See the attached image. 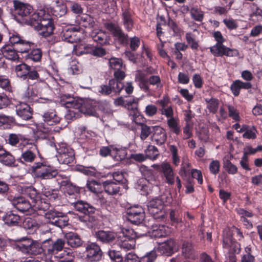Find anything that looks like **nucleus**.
Instances as JSON below:
<instances>
[{"instance_id": "1", "label": "nucleus", "mask_w": 262, "mask_h": 262, "mask_svg": "<svg viewBox=\"0 0 262 262\" xmlns=\"http://www.w3.org/2000/svg\"><path fill=\"white\" fill-rule=\"evenodd\" d=\"M63 242L60 239L53 241L51 238L45 240L42 246L31 238H21L17 244L18 249L24 253L36 255L42 252L46 256V262H53V254L56 253L62 247Z\"/></svg>"}, {"instance_id": "2", "label": "nucleus", "mask_w": 262, "mask_h": 262, "mask_svg": "<svg viewBox=\"0 0 262 262\" xmlns=\"http://www.w3.org/2000/svg\"><path fill=\"white\" fill-rule=\"evenodd\" d=\"M10 44L4 45L1 49L3 56L6 58L15 61L19 59L17 53L28 52L31 49L32 42L24 39L18 33L14 32L9 34Z\"/></svg>"}, {"instance_id": "3", "label": "nucleus", "mask_w": 262, "mask_h": 262, "mask_svg": "<svg viewBox=\"0 0 262 262\" xmlns=\"http://www.w3.org/2000/svg\"><path fill=\"white\" fill-rule=\"evenodd\" d=\"M43 12H34L25 20V23L32 26L39 34L44 37H48L53 32L54 26L51 18L42 16Z\"/></svg>"}, {"instance_id": "4", "label": "nucleus", "mask_w": 262, "mask_h": 262, "mask_svg": "<svg viewBox=\"0 0 262 262\" xmlns=\"http://www.w3.org/2000/svg\"><path fill=\"white\" fill-rule=\"evenodd\" d=\"M31 171L36 178L40 180H50L57 177H61L62 179H65L58 183L60 186H66L67 189L71 183L64 175L58 174L56 168L41 162L35 163L31 167Z\"/></svg>"}, {"instance_id": "5", "label": "nucleus", "mask_w": 262, "mask_h": 262, "mask_svg": "<svg viewBox=\"0 0 262 262\" xmlns=\"http://www.w3.org/2000/svg\"><path fill=\"white\" fill-rule=\"evenodd\" d=\"M135 80L138 83L140 89L149 95L152 94V91L149 88V84L156 85L157 89H160L163 87L160 77L157 75L151 76L148 79H146L144 73L138 72L135 75Z\"/></svg>"}, {"instance_id": "6", "label": "nucleus", "mask_w": 262, "mask_h": 262, "mask_svg": "<svg viewBox=\"0 0 262 262\" xmlns=\"http://www.w3.org/2000/svg\"><path fill=\"white\" fill-rule=\"evenodd\" d=\"M163 196L156 198L148 203L147 208L149 213L152 216L150 222L155 220L161 221L165 218V213L163 210L164 203Z\"/></svg>"}, {"instance_id": "7", "label": "nucleus", "mask_w": 262, "mask_h": 262, "mask_svg": "<svg viewBox=\"0 0 262 262\" xmlns=\"http://www.w3.org/2000/svg\"><path fill=\"white\" fill-rule=\"evenodd\" d=\"M72 205L76 210L84 214V216H79L80 221L86 224L94 221V217L91 215L95 212L96 209L94 207L83 201H76L72 203Z\"/></svg>"}, {"instance_id": "8", "label": "nucleus", "mask_w": 262, "mask_h": 262, "mask_svg": "<svg viewBox=\"0 0 262 262\" xmlns=\"http://www.w3.org/2000/svg\"><path fill=\"white\" fill-rule=\"evenodd\" d=\"M136 236V233L132 229L122 231L117 235V245L124 250L133 249L135 246V238Z\"/></svg>"}, {"instance_id": "9", "label": "nucleus", "mask_w": 262, "mask_h": 262, "mask_svg": "<svg viewBox=\"0 0 262 262\" xmlns=\"http://www.w3.org/2000/svg\"><path fill=\"white\" fill-rule=\"evenodd\" d=\"M104 26L112 33L114 41L116 43L123 46L128 45L129 42L128 35L125 33L117 24L113 23H107L104 24Z\"/></svg>"}, {"instance_id": "10", "label": "nucleus", "mask_w": 262, "mask_h": 262, "mask_svg": "<svg viewBox=\"0 0 262 262\" xmlns=\"http://www.w3.org/2000/svg\"><path fill=\"white\" fill-rule=\"evenodd\" d=\"M56 150L58 154L57 159L59 163L67 165L74 164L75 154L72 148L64 143H61L56 147Z\"/></svg>"}, {"instance_id": "11", "label": "nucleus", "mask_w": 262, "mask_h": 262, "mask_svg": "<svg viewBox=\"0 0 262 262\" xmlns=\"http://www.w3.org/2000/svg\"><path fill=\"white\" fill-rule=\"evenodd\" d=\"M124 83L116 80L110 79L108 83L99 86L98 92L103 96H116L119 95L123 89Z\"/></svg>"}, {"instance_id": "12", "label": "nucleus", "mask_w": 262, "mask_h": 262, "mask_svg": "<svg viewBox=\"0 0 262 262\" xmlns=\"http://www.w3.org/2000/svg\"><path fill=\"white\" fill-rule=\"evenodd\" d=\"M126 220L135 225H139L145 219L143 208L139 205H135L128 208L126 212Z\"/></svg>"}, {"instance_id": "13", "label": "nucleus", "mask_w": 262, "mask_h": 262, "mask_svg": "<svg viewBox=\"0 0 262 262\" xmlns=\"http://www.w3.org/2000/svg\"><path fill=\"white\" fill-rule=\"evenodd\" d=\"M209 49L212 54L215 57L223 56L236 57L239 55V52L237 50L227 47L223 43H216L210 47Z\"/></svg>"}, {"instance_id": "14", "label": "nucleus", "mask_w": 262, "mask_h": 262, "mask_svg": "<svg viewBox=\"0 0 262 262\" xmlns=\"http://www.w3.org/2000/svg\"><path fill=\"white\" fill-rule=\"evenodd\" d=\"M12 3L14 14L18 16H20L23 20H25L29 15L33 13V9L30 5L21 2L18 0H14Z\"/></svg>"}, {"instance_id": "15", "label": "nucleus", "mask_w": 262, "mask_h": 262, "mask_svg": "<svg viewBox=\"0 0 262 262\" xmlns=\"http://www.w3.org/2000/svg\"><path fill=\"white\" fill-rule=\"evenodd\" d=\"M7 199L11 203L13 206L20 212L28 211L32 207L30 202L22 196L9 195Z\"/></svg>"}, {"instance_id": "16", "label": "nucleus", "mask_w": 262, "mask_h": 262, "mask_svg": "<svg viewBox=\"0 0 262 262\" xmlns=\"http://www.w3.org/2000/svg\"><path fill=\"white\" fill-rule=\"evenodd\" d=\"M22 97L25 101L29 103H50L52 102L51 99L48 98L39 97L35 91L29 87L24 92Z\"/></svg>"}, {"instance_id": "17", "label": "nucleus", "mask_w": 262, "mask_h": 262, "mask_svg": "<svg viewBox=\"0 0 262 262\" xmlns=\"http://www.w3.org/2000/svg\"><path fill=\"white\" fill-rule=\"evenodd\" d=\"M223 247L225 249H227L229 251V256L227 261H230V256L233 255L234 256L235 261H236L235 254L238 253L240 252V245L233 241L232 238L230 236H224L223 239Z\"/></svg>"}, {"instance_id": "18", "label": "nucleus", "mask_w": 262, "mask_h": 262, "mask_svg": "<svg viewBox=\"0 0 262 262\" xmlns=\"http://www.w3.org/2000/svg\"><path fill=\"white\" fill-rule=\"evenodd\" d=\"M139 170L145 180L152 185L158 186L160 184L158 176L152 169L145 165H142Z\"/></svg>"}, {"instance_id": "19", "label": "nucleus", "mask_w": 262, "mask_h": 262, "mask_svg": "<svg viewBox=\"0 0 262 262\" xmlns=\"http://www.w3.org/2000/svg\"><path fill=\"white\" fill-rule=\"evenodd\" d=\"M15 111L18 116L23 120H30L33 114V110L26 102H18L15 104Z\"/></svg>"}, {"instance_id": "20", "label": "nucleus", "mask_w": 262, "mask_h": 262, "mask_svg": "<svg viewBox=\"0 0 262 262\" xmlns=\"http://www.w3.org/2000/svg\"><path fill=\"white\" fill-rule=\"evenodd\" d=\"M85 249L87 257L91 261H98L101 258L102 252L97 244L89 243Z\"/></svg>"}, {"instance_id": "21", "label": "nucleus", "mask_w": 262, "mask_h": 262, "mask_svg": "<svg viewBox=\"0 0 262 262\" xmlns=\"http://www.w3.org/2000/svg\"><path fill=\"white\" fill-rule=\"evenodd\" d=\"M168 185H172L175 182L176 174L171 166L168 163H162L159 168Z\"/></svg>"}, {"instance_id": "22", "label": "nucleus", "mask_w": 262, "mask_h": 262, "mask_svg": "<svg viewBox=\"0 0 262 262\" xmlns=\"http://www.w3.org/2000/svg\"><path fill=\"white\" fill-rule=\"evenodd\" d=\"M91 36L94 41L101 45L105 46L110 44V37L108 34L101 29H94L91 33Z\"/></svg>"}, {"instance_id": "23", "label": "nucleus", "mask_w": 262, "mask_h": 262, "mask_svg": "<svg viewBox=\"0 0 262 262\" xmlns=\"http://www.w3.org/2000/svg\"><path fill=\"white\" fill-rule=\"evenodd\" d=\"M95 237L103 244H110L114 242L117 234L112 231L100 230L95 232Z\"/></svg>"}, {"instance_id": "24", "label": "nucleus", "mask_w": 262, "mask_h": 262, "mask_svg": "<svg viewBox=\"0 0 262 262\" xmlns=\"http://www.w3.org/2000/svg\"><path fill=\"white\" fill-rule=\"evenodd\" d=\"M57 239H60L63 242V245L61 249L57 251L56 254H53L54 258L58 259L59 262H74L75 258L74 254L71 250L68 251L63 250V251L59 254V252H61L64 247L66 241L62 238H57Z\"/></svg>"}, {"instance_id": "25", "label": "nucleus", "mask_w": 262, "mask_h": 262, "mask_svg": "<svg viewBox=\"0 0 262 262\" xmlns=\"http://www.w3.org/2000/svg\"><path fill=\"white\" fill-rule=\"evenodd\" d=\"M151 140L158 145L163 144L167 139V134L163 128L160 126H153Z\"/></svg>"}, {"instance_id": "26", "label": "nucleus", "mask_w": 262, "mask_h": 262, "mask_svg": "<svg viewBox=\"0 0 262 262\" xmlns=\"http://www.w3.org/2000/svg\"><path fill=\"white\" fill-rule=\"evenodd\" d=\"M75 31V27L65 28L60 33V38L62 40L68 42H76L78 38L76 37Z\"/></svg>"}, {"instance_id": "27", "label": "nucleus", "mask_w": 262, "mask_h": 262, "mask_svg": "<svg viewBox=\"0 0 262 262\" xmlns=\"http://www.w3.org/2000/svg\"><path fill=\"white\" fill-rule=\"evenodd\" d=\"M174 246V241L173 239L169 238L166 241L160 244L157 250L161 254L170 256L173 253Z\"/></svg>"}, {"instance_id": "28", "label": "nucleus", "mask_w": 262, "mask_h": 262, "mask_svg": "<svg viewBox=\"0 0 262 262\" xmlns=\"http://www.w3.org/2000/svg\"><path fill=\"white\" fill-rule=\"evenodd\" d=\"M0 162L3 164L11 167L15 166V159L9 152L6 151L0 145Z\"/></svg>"}, {"instance_id": "29", "label": "nucleus", "mask_w": 262, "mask_h": 262, "mask_svg": "<svg viewBox=\"0 0 262 262\" xmlns=\"http://www.w3.org/2000/svg\"><path fill=\"white\" fill-rule=\"evenodd\" d=\"M147 226L151 227L150 234L152 237L155 238L162 237L168 234V228L165 226L155 223L151 225L149 224Z\"/></svg>"}, {"instance_id": "30", "label": "nucleus", "mask_w": 262, "mask_h": 262, "mask_svg": "<svg viewBox=\"0 0 262 262\" xmlns=\"http://www.w3.org/2000/svg\"><path fill=\"white\" fill-rule=\"evenodd\" d=\"M42 116L43 121L49 125H55L60 121V118L54 109L45 112Z\"/></svg>"}, {"instance_id": "31", "label": "nucleus", "mask_w": 262, "mask_h": 262, "mask_svg": "<svg viewBox=\"0 0 262 262\" xmlns=\"http://www.w3.org/2000/svg\"><path fill=\"white\" fill-rule=\"evenodd\" d=\"M36 149L37 146L33 144L30 149L23 151L20 157V162L23 163L33 162L36 157L35 154Z\"/></svg>"}, {"instance_id": "32", "label": "nucleus", "mask_w": 262, "mask_h": 262, "mask_svg": "<svg viewBox=\"0 0 262 262\" xmlns=\"http://www.w3.org/2000/svg\"><path fill=\"white\" fill-rule=\"evenodd\" d=\"M60 102L62 105L67 108H79L80 105L79 101L70 94H62L60 96Z\"/></svg>"}, {"instance_id": "33", "label": "nucleus", "mask_w": 262, "mask_h": 262, "mask_svg": "<svg viewBox=\"0 0 262 262\" xmlns=\"http://www.w3.org/2000/svg\"><path fill=\"white\" fill-rule=\"evenodd\" d=\"M103 186L105 192L110 195L118 193L120 189V184L111 180L103 182Z\"/></svg>"}, {"instance_id": "34", "label": "nucleus", "mask_w": 262, "mask_h": 262, "mask_svg": "<svg viewBox=\"0 0 262 262\" xmlns=\"http://www.w3.org/2000/svg\"><path fill=\"white\" fill-rule=\"evenodd\" d=\"M21 193L29 197L32 200L33 204H34L40 198L39 192L32 186L23 187Z\"/></svg>"}, {"instance_id": "35", "label": "nucleus", "mask_w": 262, "mask_h": 262, "mask_svg": "<svg viewBox=\"0 0 262 262\" xmlns=\"http://www.w3.org/2000/svg\"><path fill=\"white\" fill-rule=\"evenodd\" d=\"M65 238L68 245L71 247L77 248L82 244V241L76 233L69 232L65 235Z\"/></svg>"}, {"instance_id": "36", "label": "nucleus", "mask_w": 262, "mask_h": 262, "mask_svg": "<svg viewBox=\"0 0 262 262\" xmlns=\"http://www.w3.org/2000/svg\"><path fill=\"white\" fill-rule=\"evenodd\" d=\"M86 187L91 192L98 194L101 193L103 190V182L96 181L94 179H90L87 181Z\"/></svg>"}, {"instance_id": "37", "label": "nucleus", "mask_w": 262, "mask_h": 262, "mask_svg": "<svg viewBox=\"0 0 262 262\" xmlns=\"http://www.w3.org/2000/svg\"><path fill=\"white\" fill-rule=\"evenodd\" d=\"M33 45L31 46V49L28 52H26L27 55H26V58L30 59L34 62H38L41 60L42 57V51L41 49L39 48L32 49L34 46V43L32 42Z\"/></svg>"}, {"instance_id": "38", "label": "nucleus", "mask_w": 262, "mask_h": 262, "mask_svg": "<svg viewBox=\"0 0 262 262\" xmlns=\"http://www.w3.org/2000/svg\"><path fill=\"white\" fill-rule=\"evenodd\" d=\"M52 3L55 4L54 7L55 16L61 17L67 13V6L63 3V0H52Z\"/></svg>"}, {"instance_id": "39", "label": "nucleus", "mask_w": 262, "mask_h": 262, "mask_svg": "<svg viewBox=\"0 0 262 262\" xmlns=\"http://www.w3.org/2000/svg\"><path fill=\"white\" fill-rule=\"evenodd\" d=\"M3 221L5 224L8 225H16L20 221V217L12 211H9L3 217Z\"/></svg>"}, {"instance_id": "40", "label": "nucleus", "mask_w": 262, "mask_h": 262, "mask_svg": "<svg viewBox=\"0 0 262 262\" xmlns=\"http://www.w3.org/2000/svg\"><path fill=\"white\" fill-rule=\"evenodd\" d=\"M91 102L86 101L83 103L79 102L80 106L79 108L76 109L79 110V111L83 114H87L91 116H95L96 114L95 107L92 105Z\"/></svg>"}, {"instance_id": "41", "label": "nucleus", "mask_w": 262, "mask_h": 262, "mask_svg": "<svg viewBox=\"0 0 262 262\" xmlns=\"http://www.w3.org/2000/svg\"><path fill=\"white\" fill-rule=\"evenodd\" d=\"M127 150L125 148L112 147V157L117 161H121L125 159Z\"/></svg>"}, {"instance_id": "42", "label": "nucleus", "mask_w": 262, "mask_h": 262, "mask_svg": "<svg viewBox=\"0 0 262 262\" xmlns=\"http://www.w3.org/2000/svg\"><path fill=\"white\" fill-rule=\"evenodd\" d=\"M30 66L26 63H21L17 65L15 68V71L18 77L25 80L27 79V75Z\"/></svg>"}, {"instance_id": "43", "label": "nucleus", "mask_w": 262, "mask_h": 262, "mask_svg": "<svg viewBox=\"0 0 262 262\" xmlns=\"http://www.w3.org/2000/svg\"><path fill=\"white\" fill-rule=\"evenodd\" d=\"M191 17L195 21L202 22L204 18V12L197 6L193 7L190 9Z\"/></svg>"}, {"instance_id": "44", "label": "nucleus", "mask_w": 262, "mask_h": 262, "mask_svg": "<svg viewBox=\"0 0 262 262\" xmlns=\"http://www.w3.org/2000/svg\"><path fill=\"white\" fill-rule=\"evenodd\" d=\"M122 17L124 28L127 31H130L134 25L131 14L128 10H125L122 13Z\"/></svg>"}, {"instance_id": "45", "label": "nucleus", "mask_w": 262, "mask_h": 262, "mask_svg": "<svg viewBox=\"0 0 262 262\" xmlns=\"http://www.w3.org/2000/svg\"><path fill=\"white\" fill-rule=\"evenodd\" d=\"M78 21L79 24L84 28H91L95 25L94 18L88 14H83Z\"/></svg>"}, {"instance_id": "46", "label": "nucleus", "mask_w": 262, "mask_h": 262, "mask_svg": "<svg viewBox=\"0 0 262 262\" xmlns=\"http://www.w3.org/2000/svg\"><path fill=\"white\" fill-rule=\"evenodd\" d=\"M140 126L141 129L140 138L142 141H144L153 132L154 126H148L145 123H140Z\"/></svg>"}, {"instance_id": "47", "label": "nucleus", "mask_w": 262, "mask_h": 262, "mask_svg": "<svg viewBox=\"0 0 262 262\" xmlns=\"http://www.w3.org/2000/svg\"><path fill=\"white\" fill-rule=\"evenodd\" d=\"M205 101L207 103V108L209 112L215 114L217 111L219 105V100L216 98H211L210 99L206 98Z\"/></svg>"}, {"instance_id": "48", "label": "nucleus", "mask_w": 262, "mask_h": 262, "mask_svg": "<svg viewBox=\"0 0 262 262\" xmlns=\"http://www.w3.org/2000/svg\"><path fill=\"white\" fill-rule=\"evenodd\" d=\"M182 252L185 257L190 258L194 252L192 243L188 241H184L182 244Z\"/></svg>"}, {"instance_id": "49", "label": "nucleus", "mask_w": 262, "mask_h": 262, "mask_svg": "<svg viewBox=\"0 0 262 262\" xmlns=\"http://www.w3.org/2000/svg\"><path fill=\"white\" fill-rule=\"evenodd\" d=\"M68 217L63 213L60 212V215H58L56 220L52 222V225L60 228H62L68 225Z\"/></svg>"}, {"instance_id": "50", "label": "nucleus", "mask_w": 262, "mask_h": 262, "mask_svg": "<svg viewBox=\"0 0 262 262\" xmlns=\"http://www.w3.org/2000/svg\"><path fill=\"white\" fill-rule=\"evenodd\" d=\"M147 158L150 160H156L159 155L158 148L154 145H148L145 150Z\"/></svg>"}, {"instance_id": "51", "label": "nucleus", "mask_w": 262, "mask_h": 262, "mask_svg": "<svg viewBox=\"0 0 262 262\" xmlns=\"http://www.w3.org/2000/svg\"><path fill=\"white\" fill-rule=\"evenodd\" d=\"M110 68L114 70H118L120 69H124L123 67L122 61L121 59L113 57L109 60Z\"/></svg>"}, {"instance_id": "52", "label": "nucleus", "mask_w": 262, "mask_h": 262, "mask_svg": "<svg viewBox=\"0 0 262 262\" xmlns=\"http://www.w3.org/2000/svg\"><path fill=\"white\" fill-rule=\"evenodd\" d=\"M169 150L171 154L172 163L175 166H178L180 162V158L178 155V149L176 146L170 145Z\"/></svg>"}, {"instance_id": "53", "label": "nucleus", "mask_w": 262, "mask_h": 262, "mask_svg": "<svg viewBox=\"0 0 262 262\" xmlns=\"http://www.w3.org/2000/svg\"><path fill=\"white\" fill-rule=\"evenodd\" d=\"M24 226L27 229H32L35 231L39 227V225L36 223V221L30 217L26 218L24 222Z\"/></svg>"}, {"instance_id": "54", "label": "nucleus", "mask_w": 262, "mask_h": 262, "mask_svg": "<svg viewBox=\"0 0 262 262\" xmlns=\"http://www.w3.org/2000/svg\"><path fill=\"white\" fill-rule=\"evenodd\" d=\"M167 125L171 131L177 135H179L181 132L180 127L179 125L177 120L174 118L167 120Z\"/></svg>"}, {"instance_id": "55", "label": "nucleus", "mask_w": 262, "mask_h": 262, "mask_svg": "<svg viewBox=\"0 0 262 262\" xmlns=\"http://www.w3.org/2000/svg\"><path fill=\"white\" fill-rule=\"evenodd\" d=\"M234 0H231L226 7L215 6L214 7V12L220 15L226 14L230 10Z\"/></svg>"}, {"instance_id": "56", "label": "nucleus", "mask_w": 262, "mask_h": 262, "mask_svg": "<svg viewBox=\"0 0 262 262\" xmlns=\"http://www.w3.org/2000/svg\"><path fill=\"white\" fill-rule=\"evenodd\" d=\"M108 255L112 262H123V258L119 251L110 250L108 252Z\"/></svg>"}, {"instance_id": "57", "label": "nucleus", "mask_w": 262, "mask_h": 262, "mask_svg": "<svg viewBox=\"0 0 262 262\" xmlns=\"http://www.w3.org/2000/svg\"><path fill=\"white\" fill-rule=\"evenodd\" d=\"M223 166L229 174H234L237 172V167L229 160H226L224 161Z\"/></svg>"}, {"instance_id": "58", "label": "nucleus", "mask_w": 262, "mask_h": 262, "mask_svg": "<svg viewBox=\"0 0 262 262\" xmlns=\"http://www.w3.org/2000/svg\"><path fill=\"white\" fill-rule=\"evenodd\" d=\"M33 206L36 209L39 210H43L45 211L49 209L50 204L41 199L40 198L34 204H33Z\"/></svg>"}, {"instance_id": "59", "label": "nucleus", "mask_w": 262, "mask_h": 262, "mask_svg": "<svg viewBox=\"0 0 262 262\" xmlns=\"http://www.w3.org/2000/svg\"><path fill=\"white\" fill-rule=\"evenodd\" d=\"M157 258L156 252L154 250L147 253L140 259V262H154Z\"/></svg>"}, {"instance_id": "60", "label": "nucleus", "mask_w": 262, "mask_h": 262, "mask_svg": "<svg viewBox=\"0 0 262 262\" xmlns=\"http://www.w3.org/2000/svg\"><path fill=\"white\" fill-rule=\"evenodd\" d=\"M157 258L156 252L154 250L147 253L140 259V262H154Z\"/></svg>"}, {"instance_id": "61", "label": "nucleus", "mask_w": 262, "mask_h": 262, "mask_svg": "<svg viewBox=\"0 0 262 262\" xmlns=\"http://www.w3.org/2000/svg\"><path fill=\"white\" fill-rule=\"evenodd\" d=\"M209 168L210 172L212 174L216 175L220 171V162L217 160H212L209 164Z\"/></svg>"}, {"instance_id": "62", "label": "nucleus", "mask_w": 262, "mask_h": 262, "mask_svg": "<svg viewBox=\"0 0 262 262\" xmlns=\"http://www.w3.org/2000/svg\"><path fill=\"white\" fill-rule=\"evenodd\" d=\"M60 212L50 210L45 213V216L46 219L49 220V222L52 225V222L56 220L58 215H60Z\"/></svg>"}, {"instance_id": "63", "label": "nucleus", "mask_w": 262, "mask_h": 262, "mask_svg": "<svg viewBox=\"0 0 262 262\" xmlns=\"http://www.w3.org/2000/svg\"><path fill=\"white\" fill-rule=\"evenodd\" d=\"M43 194L50 200H55L58 198L57 190L45 188L42 190Z\"/></svg>"}, {"instance_id": "64", "label": "nucleus", "mask_w": 262, "mask_h": 262, "mask_svg": "<svg viewBox=\"0 0 262 262\" xmlns=\"http://www.w3.org/2000/svg\"><path fill=\"white\" fill-rule=\"evenodd\" d=\"M123 262H140V259L135 253L129 252L125 255Z\"/></svg>"}]
</instances>
